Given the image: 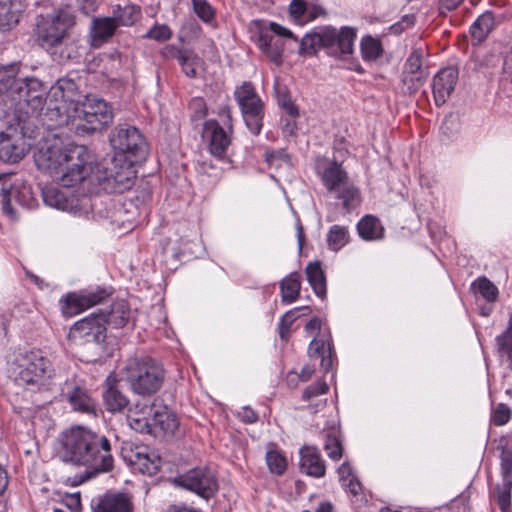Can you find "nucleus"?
I'll return each mask as SVG.
<instances>
[{"mask_svg": "<svg viewBox=\"0 0 512 512\" xmlns=\"http://www.w3.org/2000/svg\"><path fill=\"white\" fill-rule=\"evenodd\" d=\"M494 27V17L491 12L480 15L470 27V33L474 44L483 42Z\"/></svg>", "mask_w": 512, "mask_h": 512, "instance_id": "2f4dec72", "label": "nucleus"}, {"mask_svg": "<svg viewBox=\"0 0 512 512\" xmlns=\"http://www.w3.org/2000/svg\"><path fill=\"white\" fill-rule=\"evenodd\" d=\"M106 384L107 388L103 392L106 409L112 413L122 411L127 406L128 400L118 387L119 381L113 375H110Z\"/></svg>", "mask_w": 512, "mask_h": 512, "instance_id": "393cba45", "label": "nucleus"}, {"mask_svg": "<svg viewBox=\"0 0 512 512\" xmlns=\"http://www.w3.org/2000/svg\"><path fill=\"white\" fill-rule=\"evenodd\" d=\"M57 186H45L42 188V196L46 205L59 210L68 211L76 215H87L92 207L90 198L82 195L75 196L68 188Z\"/></svg>", "mask_w": 512, "mask_h": 512, "instance_id": "f8f14e48", "label": "nucleus"}, {"mask_svg": "<svg viewBox=\"0 0 512 512\" xmlns=\"http://www.w3.org/2000/svg\"><path fill=\"white\" fill-rule=\"evenodd\" d=\"M342 485L346 487L355 496L359 495L362 491L361 483L357 479L356 475L348 478L347 481H343Z\"/></svg>", "mask_w": 512, "mask_h": 512, "instance_id": "052dcab7", "label": "nucleus"}, {"mask_svg": "<svg viewBox=\"0 0 512 512\" xmlns=\"http://www.w3.org/2000/svg\"><path fill=\"white\" fill-rule=\"evenodd\" d=\"M423 59V51L421 48H414L410 55L408 56L405 65L404 71L409 73H427V71L422 66Z\"/></svg>", "mask_w": 512, "mask_h": 512, "instance_id": "de8ad7c7", "label": "nucleus"}, {"mask_svg": "<svg viewBox=\"0 0 512 512\" xmlns=\"http://www.w3.org/2000/svg\"><path fill=\"white\" fill-rule=\"evenodd\" d=\"M329 390V387L325 381H317L310 386H308L302 394V398L306 401H309L319 395L326 394Z\"/></svg>", "mask_w": 512, "mask_h": 512, "instance_id": "864d4df0", "label": "nucleus"}, {"mask_svg": "<svg viewBox=\"0 0 512 512\" xmlns=\"http://www.w3.org/2000/svg\"><path fill=\"white\" fill-rule=\"evenodd\" d=\"M301 282L298 273H290L280 282L281 299L283 303L295 302L300 294Z\"/></svg>", "mask_w": 512, "mask_h": 512, "instance_id": "72a5a7b5", "label": "nucleus"}, {"mask_svg": "<svg viewBox=\"0 0 512 512\" xmlns=\"http://www.w3.org/2000/svg\"><path fill=\"white\" fill-rule=\"evenodd\" d=\"M51 372L50 361L40 351L20 353L10 368L11 377L19 385L37 384Z\"/></svg>", "mask_w": 512, "mask_h": 512, "instance_id": "6e6552de", "label": "nucleus"}, {"mask_svg": "<svg viewBox=\"0 0 512 512\" xmlns=\"http://www.w3.org/2000/svg\"><path fill=\"white\" fill-rule=\"evenodd\" d=\"M359 236L366 241L380 240L384 237V227L380 220L372 215H366L357 224Z\"/></svg>", "mask_w": 512, "mask_h": 512, "instance_id": "c756f323", "label": "nucleus"}, {"mask_svg": "<svg viewBox=\"0 0 512 512\" xmlns=\"http://www.w3.org/2000/svg\"><path fill=\"white\" fill-rule=\"evenodd\" d=\"M235 100L240 107L247 128L258 135L263 127V103L251 82H244L234 91Z\"/></svg>", "mask_w": 512, "mask_h": 512, "instance_id": "1a4fd4ad", "label": "nucleus"}, {"mask_svg": "<svg viewBox=\"0 0 512 512\" xmlns=\"http://www.w3.org/2000/svg\"><path fill=\"white\" fill-rule=\"evenodd\" d=\"M149 145L145 136L134 126H130V167L147 160Z\"/></svg>", "mask_w": 512, "mask_h": 512, "instance_id": "cd10ccee", "label": "nucleus"}, {"mask_svg": "<svg viewBox=\"0 0 512 512\" xmlns=\"http://www.w3.org/2000/svg\"><path fill=\"white\" fill-rule=\"evenodd\" d=\"M428 73H409L403 71L402 83L405 92L408 94L416 93L424 84Z\"/></svg>", "mask_w": 512, "mask_h": 512, "instance_id": "49530a36", "label": "nucleus"}, {"mask_svg": "<svg viewBox=\"0 0 512 512\" xmlns=\"http://www.w3.org/2000/svg\"><path fill=\"white\" fill-rule=\"evenodd\" d=\"M510 419L511 410L503 403L498 404L491 413V422L496 426H503L508 423Z\"/></svg>", "mask_w": 512, "mask_h": 512, "instance_id": "603ef678", "label": "nucleus"}, {"mask_svg": "<svg viewBox=\"0 0 512 512\" xmlns=\"http://www.w3.org/2000/svg\"><path fill=\"white\" fill-rule=\"evenodd\" d=\"M356 36V30L348 26H343L339 30L333 26L322 27L324 50L336 58L353 53Z\"/></svg>", "mask_w": 512, "mask_h": 512, "instance_id": "4468645a", "label": "nucleus"}, {"mask_svg": "<svg viewBox=\"0 0 512 512\" xmlns=\"http://www.w3.org/2000/svg\"><path fill=\"white\" fill-rule=\"evenodd\" d=\"M16 120V127L10 126L0 133V161L4 163L15 164L22 160L31 145L25 138L35 139L38 135L36 114L20 113Z\"/></svg>", "mask_w": 512, "mask_h": 512, "instance_id": "39448f33", "label": "nucleus"}, {"mask_svg": "<svg viewBox=\"0 0 512 512\" xmlns=\"http://www.w3.org/2000/svg\"><path fill=\"white\" fill-rule=\"evenodd\" d=\"M91 512H128V495L107 492L91 501Z\"/></svg>", "mask_w": 512, "mask_h": 512, "instance_id": "5701e85b", "label": "nucleus"}, {"mask_svg": "<svg viewBox=\"0 0 512 512\" xmlns=\"http://www.w3.org/2000/svg\"><path fill=\"white\" fill-rule=\"evenodd\" d=\"M336 198L342 201V205L346 210H350L360 202L359 189L348 181L340 190L335 193Z\"/></svg>", "mask_w": 512, "mask_h": 512, "instance_id": "ea45409f", "label": "nucleus"}, {"mask_svg": "<svg viewBox=\"0 0 512 512\" xmlns=\"http://www.w3.org/2000/svg\"><path fill=\"white\" fill-rule=\"evenodd\" d=\"M321 357V367L325 372H328L333 365V351L331 344L327 345V353Z\"/></svg>", "mask_w": 512, "mask_h": 512, "instance_id": "69168bd1", "label": "nucleus"}, {"mask_svg": "<svg viewBox=\"0 0 512 512\" xmlns=\"http://www.w3.org/2000/svg\"><path fill=\"white\" fill-rule=\"evenodd\" d=\"M500 459L502 478L512 479V450L503 448Z\"/></svg>", "mask_w": 512, "mask_h": 512, "instance_id": "5fc2aeb1", "label": "nucleus"}, {"mask_svg": "<svg viewBox=\"0 0 512 512\" xmlns=\"http://www.w3.org/2000/svg\"><path fill=\"white\" fill-rule=\"evenodd\" d=\"M204 133L209 138V150L212 155L222 158L230 145V136L216 120H208L204 123Z\"/></svg>", "mask_w": 512, "mask_h": 512, "instance_id": "4be33fe9", "label": "nucleus"}, {"mask_svg": "<svg viewBox=\"0 0 512 512\" xmlns=\"http://www.w3.org/2000/svg\"><path fill=\"white\" fill-rule=\"evenodd\" d=\"M24 9L22 0H0V31L7 32L16 27Z\"/></svg>", "mask_w": 512, "mask_h": 512, "instance_id": "b1692460", "label": "nucleus"}, {"mask_svg": "<svg viewBox=\"0 0 512 512\" xmlns=\"http://www.w3.org/2000/svg\"><path fill=\"white\" fill-rule=\"evenodd\" d=\"M269 27H270V30L275 35L282 36V37H287V38H292L295 41H297V38L294 36V34L289 29L281 26L280 24L275 23V22H271L269 24Z\"/></svg>", "mask_w": 512, "mask_h": 512, "instance_id": "e2e57ef3", "label": "nucleus"}, {"mask_svg": "<svg viewBox=\"0 0 512 512\" xmlns=\"http://www.w3.org/2000/svg\"><path fill=\"white\" fill-rule=\"evenodd\" d=\"M266 463L271 473L282 475L287 468V459L279 451L271 450L266 454Z\"/></svg>", "mask_w": 512, "mask_h": 512, "instance_id": "a18cd8bd", "label": "nucleus"}, {"mask_svg": "<svg viewBox=\"0 0 512 512\" xmlns=\"http://www.w3.org/2000/svg\"><path fill=\"white\" fill-rule=\"evenodd\" d=\"M324 450L328 457L334 461H338L342 457V445L338 438L327 434L324 441Z\"/></svg>", "mask_w": 512, "mask_h": 512, "instance_id": "8fccbe9b", "label": "nucleus"}, {"mask_svg": "<svg viewBox=\"0 0 512 512\" xmlns=\"http://www.w3.org/2000/svg\"><path fill=\"white\" fill-rule=\"evenodd\" d=\"M330 344L323 339L314 338L309 345V355L311 357H320L327 353V345Z\"/></svg>", "mask_w": 512, "mask_h": 512, "instance_id": "4d7b16f0", "label": "nucleus"}, {"mask_svg": "<svg viewBox=\"0 0 512 512\" xmlns=\"http://www.w3.org/2000/svg\"><path fill=\"white\" fill-rule=\"evenodd\" d=\"M307 280L314 293L321 299L326 297V278L319 263H309L306 267Z\"/></svg>", "mask_w": 512, "mask_h": 512, "instance_id": "473e14b6", "label": "nucleus"}, {"mask_svg": "<svg viewBox=\"0 0 512 512\" xmlns=\"http://www.w3.org/2000/svg\"><path fill=\"white\" fill-rule=\"evenodd\" d=\"M130 470L142 474H155L158 470L156 463L144 452L138 449H130Z\"/></svg>", "mask_w": 512, "mask_h": 512, "instance_id": "f704fd0d", "label": "nucleus"}, {"mask_svg": "<svg viewBox=\"0 0 512 512\" xmlns=\"http://www.w3.org/2000/svg\"><path fill=\"white\" fill-rule=\"evenodd\" d=\"M300 471L314 478H321L326 473L325 461L315 446H303L299 450Z\"/></svg>", "mask_w": 512, "mask_h": 512, "instance_id": "412c9836", "label": "nucleus"}, {"mask_svg": "<svg viewBox=\"0 0 512 512\" xmlns=\"http://www.w3.org/2000/svg\"><path fill=\"white\" fill-rule=\"evenodd\" d=\"M153 429L158 426L165 434L172 436L176 433L179 427V421L176 415L167 411L166 407H156L152 419Z\"/></svg>", "mask_w": 512, "mask_h": 512, "instance_id": "7c9ffc66", "label": "nucleus"}, {"mask_svg": "<svg viewBox=\"0 0 512 512\" xmlns=\"http://www.w3.org/2000/svg\"><path fill=\"white\" fill-rule=\"evenodd\" d=\"M68 401L76 411L94 416L97 414V404L84 388L75 386L68 394Z\"/></svg>", "mask_w": 512, "mask_h": 512, "instance_id": "c85d7f7f", "label": "nucleus"}, {"mask_svg": "<svg viewBox=\"0 0 512 512\" xmlns=\"http://www.w3.org/2000/svg\"><path fill=\"white\" fill-rule=\"evenodd\" d=\"M498 350L508 356L509 369L512 370V315L510 316L508 328L504 333L497 336Z\"/></svg>", "mask_w": 512, "mask_h": 512, "instance_id": "c03bdc74", "label": "nucleus"}, {"mask_svg": "<svg viewBox=\"0 0 512 512\" xmlns=\"http://www.w3.org/2000/svg\"><path fill=\"white\" fill-rule=\"evenodd\" d=\"M65 505L74 512H78L81 509V498L80 493L69 494L64 498Z\"/></svg>", "mask_w": 512, "mask_h": 512, "instance_id": "bf43d9fd", "label": "nucleus"}, {"mask_svg": "<svg viewBox=\"0 0 512 512\" xmlns=\"http://www.w3.org/2000/svg\"><path fill=\"white\" fill-rule=\"evenodd\" d=\"M471 288L474 292L479 293L487 302H495L498 299L499 290L487 277L477 278Z\"/></svg>", "mask_w": 512, "mask_h": 512, "instance_id": "a19ab883", "label": "nucleus"}, {"mask_svg": "<svg viewBox=\"0 0 512 512\" xmlns=\"http://www.w3.org/2000/svg\"><path fill=\"white\" fill-rule=\"evenodd\" d=\"M109 296V293L102 288L96 291H84L81 293H68L60 300L61 311L64 317H73L84 310L101 303Z\"/></svg>", "mask_w": 512, "mask_h": 512, "instance_id": "dca6fc26", "label": "nucleus"}, {"mask_svg": "<svg viewBox=\"0 0 512 512\" xmlns=\"http://www.w3.org/2000/svg\"><path fill=\"white\" fill-rule=\"evenodd\" d=\"M134 196L131 201L135 204L136 209L139 211V216L143 220L148 216L147 203L151 199V189L149 183L145 180H140L138 185L134 188Z\"/></svg>", "mask_w": 512, "mask_h": 512, "instance_id": "58836bf2", "label": "nucleus"}, {"mask_svg": "<svg viewBox=\"0 0 512 512\" xmlns=\"http://www.w3.org/2000/svg\"><path fill=\"white\" fill-rule=\"evenodd\" d=\"M174 484L194 492L208 500L218 491V480L215 473L207 467H197L174 478Z\"/></svg>", "mask_w": 512, "mask_h": 512, "instance_id": "ddd939ff", "label": "nucleus"}, {"mask_svg": "<svg viewBox=\"0 0 512 512\" xmlns=\"http://www.w3.org/2000/svg\"><path fill=\"white\" fill-rule=\"evenodd\" d=\"M321 181L328 192L335 193L349 181V177L341 164L334 161L323 170Z\"/></svg>", "mask_w": 512, "mask_h": 512, "instance_id": "bb28decb", "label": "nucleus"}, {"mask_svg": "<svg viewBox=\"0 0 512 512\" xmlns=\"http://www.w3.org/2000/svg\"><path fill=\"white\" fill-rule=\"evenodd\" d=\"M219 116L222 118L224 126L228 128V130L232 131V115L231 109L229 106H224L219 110Z\"/></svg>", "mask_w": 512, "mask_h": 512, "instance_id": "774afa93", "label": "nucleus"}, {"mask_svg": "<svg viewBox=\"0 0 512 512\" xmlns=\"http://www.w3.org/2000/svg\"><path fill=\"white\" fill-rule=\"evenodd\" d=\"M338 474L341 483L343 481H347L348 478L355 475L351 465L348 462L342 463V465L338 469Z\"/></svg>", "mask_w": 512, "mask_h": 512, "instance_id": "338daca9", "label": "nucleus"}, {"mask_svg": "<svg viewBox=\"0 0 512 512\" xmlns=\"http://www.w3.org/2000/svg\"><path fill=\"white\" fill-rule=\"evenodd\" d=\"M320 49H324V37H322V27L312 32L306 33L300 41L298 53L300 55H314Z\"/></svg>", "mask_w": 512, "mask_h": 512, "instance_id": "4c0bfd02", "label": "nucleus"}, {"mask_svg": "<svg viewBox=\"0 0 512 512\" xmlns=\"http://www.w3.org/2000/svg\"><path fill=\"white\" fill-rule=\"evenodd\" d=\"M349 242V232L347 227L333 225L327 234V244L333 251H339Z\"/></svg>", "mask_w": 512, "mask_h": 512, "instance_id": "79ce46f5", "label": "nucleus"}, {"mask_svg": "<svg viewBox=\"0 0 512 512\" xmlns=\"http://www.w3.org/2000/svg\"><path fill=\"white\" fill-rule=\"evenodd\" d=\"M298 310H299V308L290 310L282 316V318L279 322V326H278L279 336L282 340L288 339L291 326L294 323V321L297 319L296 312Z\"/></svg>", "mask_w": 512, "mask_h": 512, "instance_id": "3c124183", "label": "nucleus"}, {"mask_svg": "<svg viewBox=\"0 0 512 512\" xmlns=\"http://www.w3.org/2000/svg\"><path fill=\"white\" fill-rule=\"evenodd\" d=\"M194 13L205 23H210L215 17V10L207 0H191Z\"/></svg>", "mask_w": 512, "mask_h": 512, "instance_id": "09e8293b", "label": "nucleus"}, {"mask_svg": "<svg viewBox=\"0 0 512 512\" xmlns=\"http://www.w3.org/2000/svg\"><path fill=\"white\" fill-rule=\"evenodd\" d=\"M164 376L160 363L148 356L141 357L130 368V386L136 394L150 396L161 388Z\"/></svg>", "mask_w": 512, "mask_h": 512, "instance_id": "0eeeda50", "label": "nucleus"}, {"mask_svg": "<svg viewBox=\"0 0 512 512\" xmlns=\"http://www.w3.org/2000/svg\"><path fill=\"white\" fill-rule=\"evenodd\" d=\"M289 12L295 19H300L306 12V3L304 0H292L289 5Z\"/></svg>", "mask_w": 512, "mask_h": 512, "instance_id": "13d9d810", "label": "nucleus"}, {"mask_svg": "<svg viewBox=\"0 0 512 512\" xmlns=\"http://www.w3.org/2000/svg\"><path fill=\"white\" fill-rule=\"evenodd\" d=\"M75 116L84 122L82 129L88 133L101 130L112 121V112L108 104L89 94L74 107Z\"/></svg>", "mask_w": 512, "mask_h": 512, "instance_id": "9d476101", "label": "nucleus"}, {"mask_svg": "<svg viewBox=\"0 0 512 512\" xmlns=\"http://www.w3.org/2000/svg\"><path fill=\"white\" fill-rule=\"evenodd\" d=\"M89 75L87 71H83L82 74L75 71L69 72L64 77L59 78L51 88L53 96H60L64 102H69L76 107L89 95L88 92L82 89Z\"/></svg>", "mask_w": 512, "mask_h": 512, "instance_id": "2eb2a0df", "label": "nucleus"}, {"mask_svg": "<svg viewBox=\"0 0 512 512\" xmlns=\"http://www.w3.org/2000/svg\"><path fill=\"white\" fill-rule=\"evenodd\" d=\"M74 18L66 11L41 16L34 29L36 42L40 47L60 39L71 32Z\"/></svg>", "mask_w": 512, "mask_h": 512, "instance_id": "9b49d317", "label": "nucleus"}, {"mask_svg": "<svg viewBox=\"0 0 512 512\" xmlns=\"http://www.w3.org/2000/svg\"><path fill=\"white\" fill-rule=\"evenodd\" d=\"M110 145L113 150L111 167L103 169L93 164L92 157L86 148L83 178L77 183L85 194H123L128 191V126L120 125L110 134Z\"/></svg>", "mask_w": 512, "mask_h": 512, "instance_id": "f03ea898", "label": "nucleus"}, {"mask_svg": "<svg viewBox=\"0 0 512 512\" xmlns=\"http://www.w3.org/2000/svg\"><path fill=\"white\" fill-rule=\"evenodd\" d=\"M62 448L64 462L86 467L83 473L67 479L72 486L80 485L113 468L109 440L83 426L73 427L63 434Z\"/></svg>", "mask_w": 512, "mask_h": 512, "instance_id": "f257e3e1", "label": "nucleus"}, {"mask_svg": "<svg viewBox=\"0 0 512 512\" xmlns=\"http://www.w3.org/2000/svg\"><path fill=\"white\" fill-rule=\"evenodd\" d=\"M107 315L104 312L92 313L75 322L67 335L68 340L76 346L87 347L96 360L104 352Z\"/></svg>", "mask_w": 512, "mask_h": 512, "instance_id": "423d86ee", "label": "nucleus"}, {"mask_svg": "<svg viewBox=\"0 0 512 512\" xmlns=\"http://www.w3.org/2000/svg\"><path fill=\"white\" fill-rule=\"evenodd\" d=\"M79 41L68 33L60 39H56L42 48L50 55L53 61L64 64L79 57Z\"/></svg>", "mask_w": 512, "mask_h": 512, "instance_id": "a211bd4d", "label": "nucleus"}, {"mask_svg": "<svg viewBox=\"0 0 512 512\" xmlns=\"http://www.w3.org/2000/svg\"><path fill=\"white\" fill-rule=\"evenodd\" d=\"M458 81V70L447 67L440 70L432 80V92L435 104L442 106L447 102Z\"/></svg>", "mask_w": 512, "mask_h": 512, "instance_id": "6ab92c4d", "label": "nucleus"}, {"mask_svg": "<svg viewBox=\"0 0 512 512\" xmlns=\"http://www.w3.org/2000/svg\"><path fill=\"white\" fill-rule=\"evenodd\" d=\"M146 36L156 41H165L171 38L172 31L167 25H160L150 29Z\"/></svg>", "mask_w": 512, "mask_h": 512, "instance_id": "6e6d98bb", "label": "nucleus"}, {"mask_svg": "<svg viewBox=\"0 0 512 512\" xmlns=\"http://www.w3.org/2000/svg\"><path fill=\"white\" fill-rule=\"evenodd\" d=\"M86 147L70 145L62 147L45 142L34 152L37 168L48 174L53 180L64 187H74L83 178Z\"/></svg>", "mask_w": 512, "mask_h": 512, "instance_id": "7ed1b4c3", "label": "nucleus"}, {"mask_svg": "<svg viewBox=\"0 0 512 512\" xmlns=\"http://www.w3.org/2000/svg\"><path fill=\"white\" fill-rule=\"evenodd\" d=\"M172 57L176 58L182 67L183 72L190 78L196 77V67L201 63L200 57H198L192 51L171 49Z\"/></svg>", "mask_w": 512, "mask_h": 512, "instance_id": "e433bc0d", "label": "nucleus"}, {"mask_svg": "<svg viewBox=\"0 0 512 512\" xmlns=\"http://www.w3.org/2000/svg\"><path fill=\"white\" fill-rule=\"evenodd\" d=\"M120 24L121 19L117 17H93L89 32L91 47L100 48L103 44L107 43L113 37Z\"/></svg>", "mask_w": 512, "mask_h": 512, "instance_id": "aec40b11", "label": "nucleus"}, {"mask_svg": "<svg viewBox=\"0 0 512 512\" xmlns=\"http://www.w3.org/2000/svg\"><path fill=\"white\" fill-rule=\"evenodd\" d=\"M191 107L195 109V117L203 118L207 114L206 104L201 98H195L191 102Z\"/></svg>", "mask_w": 512, "mask_h": 512, "instance_id": "0e129e2a", "label": "nucleus"}, {"mask_svg": "<svg viewBox=\"0 0 512 512\" xmlns=\"http://www.w3.org/2000/svg\"><path fill=\"white\" fill-rule=\"evenodd\" d=\"M155 406V403L146 397L134 401L133 407H130V428L139 433L152 434Z\"/></svg>", "mask_w": 512, "mask_h": 512, "instance_id": "f3484780", "label": "nucleus"}, {"mask_svg": "<svg viewBox=\"0 0 512 512\" xmlns=\"http://www.w3.org/2000/svg\"><path fill=\"white\" fill-rule=\"evenodd\" d=\"M1 193H2V209L5 214H7L8 216L13 218L15 213H14V210L11 207V203H10V197H9L10 191H9V189L2 187Z\"/></svg>", "mask_w": 512, "mask_h": 512, "instance_id": "680f3d73", "label": "nucleus"}, {"mask_svg": "<svg viewBox=\"0 0 512 512\" xmlns=\"http://www.w3.org/2000/svg\"><path fill=\"white\" fill-rule=\"evenodd\" d=\"M360 50L365 61H375L383 52L381 42L372 36H365L361 39Z\"/></svg>", "mask_w": 512, "mask_h": 512, "instance_id": "37998d69", "label": "nucleus"}, {"mask_svg": "<svg viewBox=\"0 0 512 512\" xmlns=\"http://www.w3.org/2000/svg\"><path fill=\"white\" fill-rule=\"evenodd\" d=\"M512 479L502 478L491 492V499L497 503L501 512H510L511 509Z\"/></svg>", "mask_w": 512, "mask_h": 512, "instance_id": "c9c22d12", "label": "nucleus"}, {"mask_svg": "<svg viewBox=\"0 0 512 512\" xmlns=\"http://www.w3.org/2000/svg\"><path fill=\"white\" fill-rule=\"evenodd\" d=\"M20 65L18 62L0 67V96L5 103L11 102L15 113L36 114L46 103V87L36 77H18Z\"/></svg>", "mask_w": 512, "mask_h": 512, "instance_id": "20e7f679", "label": "nucleus"}, {"mask_svg": "<svg viewBox=\"0 0 512 512\" xmlns=\"http://www.w3.org/2000/svg\"><path fill=\"white\" fill-rule=\"evenodd\" d=\"M257 45L262 52L276 65H281L284 51V42L266 32H260L257 37Z\"/></svg>", "mask_w": 512, "mask_h": 512, "instance_id": "a878e982", "label": "nucleus"}]
</instances>
